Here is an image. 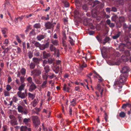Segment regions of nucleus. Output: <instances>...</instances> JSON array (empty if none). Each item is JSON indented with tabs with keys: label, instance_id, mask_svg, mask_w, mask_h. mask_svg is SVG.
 <instances>
[{
	"label": "nucleus",
	"instance_id": "nucleus-1",
	"mask_svg": "<svg viewBox=\"0 0 131 131\" xmlns=\"http://www.w3.org/2000/svg\"><path fill=\"white\" fill-rule=\"evenodd\" d=\"M124 75V74H121L119 77V80L116 81L114 82L113 86L115 89H116L117 87L118 89H121L122 87L123 84L125 82L127 79L126 77Z\"/></svg>",
	"mask_w": 131,
	"mask_h": 131
},
{
	"label": "nucleus",
	"instance_id": "nucleus-2",
	"mask_svg": "<svg viewBox=\"0 0 131 131\" xmlns=\"http://www.w3.org/2000/svg\"><path fill=\"white\" fill-rule=\"evenodd\" d=\"M50 42L47 41L45 43L41 44L39 42L36 41L34 43V45L37 47H39L41 50H44L46 49H48L49 46Z\"/></svg>",
	"mask_w": 131,
	"mask_h": 131
},
{
	"label": "nucleus",
	"instance_id": "nucleus-3",
	"mask_svg": "<svg viewBox=\"0 0 131 131\" xmlns=\"http://www.w3.org/2000/svg\"><path fill=\"white\" fill-rule=\"evenodd\" d=\"M18 112L21 113L22 114L23 113L24 114L26 115L28 113V110L27 108L23 107L21 105H19L17 108Z\"/></svg>",
	"mask_w": 131,
	"mask_h": 131
},
{
	"label": "nucleus",
	"instance_id": "nucleus-4",
	"mask_svg": "<svg viewBox=\"0 0 131 131\" xmlns=\"http://www.w3.org/2000/svg\"><path fill=\"white\" fill-rule=\"evenodd\" d=\"M33 123L35 127H37L40 124L39 119L37 116H33L31 117Z\"/></svg>",
	"mask_w": 131,
	"mask_h": 131
},
{
	"label": "nucleus",
	"instance_id": "nucleus-5",
	"mask_svg": "<svg viewBox=\"0 0 131 131\" xmlns=\"http://www.w3.org/2000/svg\"><path fill=\"white\" fill-rule=\"evenodd\" d=\"M41 70L39 69H36L31 71V75H32L34 77L39 76L41 73Z\"/></svg>",
	"mask_w": 131,
	"mask_h": 131
},
{
	"label": "nucleus",
	"instance_id": "nucleus-6",
	"mask_svg": "<svg viewBox=\"0 0 131 131\" xmlns=\"http://www.w3.org/2000/svg\"><path fill=\"white\" fill-rule=\"evenodd\" d=\"M56 24V23L55 22H53V23H51L50 21L46 22L45 25L46 28L45 30L53 29L54 25Z\"/></svg>",
	"mask_w": 131,
	"mask_h": 131
},
{
	"label": "nucleus",
	"instance_id": "nucleus-7",
	"mask_svg": "<svg viewBox=\"0 0 131 131\" xmlns=\"http://www.w3.org/2000/svg\"><path fill=\"white\" fill-rule=\"evenodd\" d=\"M31 120L30 118H25L23 121V123L26 126L28 127H30L31 126Z\"/></svg>",
	"mask_w": 131,
	"mask_h": 131
},
{
	"label": "nucleus",
	"instance_id": "nucleus-8",
	"mask_svg": "<svg viewBox=\"0 0 131 131\" xmlns=\"http://www.w3.org/2000/svg\"><path fill=\"white\" fill-rule=\"evenodd\" d=\"M130 70V68L129 67L125 66L122 68L121 72L123 74H126V75H127V74L129 71Z\"/></svg>",
	"mask_w": 131,
	"mask_h": 131
},
{
	"label": "nucleus",
	"instance_id": "nucleus-9",
	"mask_svg": "<svg viewBox=\"0 0 131 131\" xmlns=\"http://www.w3.org/2000/svg\"><path fill=\"white\" fill-rule=\"evenodd\" d=\"M17 94L19 97L22 99H25L27 97L26 94L24 92H22L21 91L17 92Z\"/></svg>",
	"mask_w": 131,
	"mask_h": 131
},
{
	"label": "nucleus",
	"instance_id": "nucleus-10",
	"mask_svg": "<svg viewBox=\"0 0 131 131\" xmlns=\"http://www.w3.org/2000/svg\"><path fill=\"white\" fill-rule=\"evenodd\" d=\"M30 84L28 89L29 91L32 92L37 88L36 84L34 82Z\"/></svg>",
	"mask_w": 131,
	"mask_h": 131
},
{
	"label": "nucleus",
	"instance_id": "nucleus-11",
	"mask_svg": "<svg viewBox=\"0 0 131 131\" xmlns=\"http://www.w3.org/2000/svg\"><path fill=\"white\" fill-rule=\"evenodd\" d=\"M35 29H32L31 30L29 34V36L30 38L33 37V39L34 38V37H35L37 33H36L35 31Z\"/></svg>",
	"mask_w": 131,
	"mask_h": 131
},
{
	"label": "nucleus",
	"instance_id": "nucleus-12",
	"mask_svg": "<svg viewBox=\"0 0 131 131\" xmlns=\"http://www.w3.org/2000/svg\"><path fill=\"white\" fill-rule=\"evenodd\" d=\"M100 3V2L97 0H95L94 2H93L92 0H90L88 2V4L90 5H91L92 4V3H93V6L94 7L97 5L99 4Z\"/></svg>",
	"mask_w": 131,
	"mask_h": 131
},
{
	"label": "nucleus",
	"instance_id": "nucleus-13",
	"mask_svg": "<svg viewBox=\"0 0 131 131\" xmlns=\"http://www.w3.org/2000/svg\"><path fill=\"white\" fill-rule=\"evenodd\" d=\"M106 49L105 47H104L102 50L101 51L102 56L103 58H105L107 57V52H106Z\"/></svg>",
	"mask_w": 131,
	"mask_h": 131
},
{
	"label": "nucleus",
	"instance_id": "nucleus-14",
	"mask_svg": "<svg viewBox=\"0 0 131 131\" xmlns=\"http://www.w3.org/2000/svg\"><path fill=\"white\" fill-rule=\"evenodd\" d=\"M43 58L44 59H47L51 56V54L50 53H48L46 51H43L42 52Z\"/></svg>",
	"mask_w": 131,
	"mask_h": 131
},
{
	"label": "nucleus",
	"instance_id": "nucleus-15",
	"mask_svg": "<svg viewBox=\"0 0 131 131\" xmlns=\"http://www.w3.org/2000/svg\"><path fill=\"white\" fill-rule=\"evenodd\" d=\"M45 37V35L42 34H39L37 35L36 37V39L38 41H41V40L43 39Z\"/></svg>",
	"mask_w": 131,
	"mask_h": 131
},
{
	"label": "nucleus",
	"instance_id": "nucleus-16",
	"mask_svg": "<svg viewBox=\"0 0 131 131\" xmlns=\"http://www.w3.org/2000/svg\"><path fill=\"white\" fill-rule=\"evenodd\" d=\"M107 24L109 25V27L111 28H113L115 26V24L113 23H111V21L109 19H108L106 20Z\"/></svg>",
	"mask_w": 131,
	"mask_h": 131
},
{
	"label": "nucleus",
	"instance_id": "nucleus-17",
	"mask_svg": "<svg viewBox=\"0 0 131 131\" xmlns=\"http://www.w3.org/2000/svg\"><path fill=\"white\" fill-rule=\"evenodd\" d=\"M66 40L67 39H65V38H64V39H62V46L64 47V49L65 50L67 49V45L66 42Z\"/></svg>",
	"mask_w": 131,
	"mask_h": 131
},
{
	"label": "nucleus",
	"instance_id": "nucleus-18",
	"mask_svg": "<svg viewBox=\"0 0 131 131\" xmlns=\"http://www.w3.org/2000/svg\"><path fill=\"white\" fill-rule=\"evenodd\" d=\"M48 64L50 65L52 64H53V65L54 64V59L52 58H47Z\"/></svg>",
	"mask_w": 131,
	"mask_h": 131
},
{
	"label": "nucleus",
	"instance_id": "nucleus-19",
	"mask_svg": "<svg viewBox=\"0 0 131 131\" xmlns=\"http://www.w3.org/2000/svg\"><path fill=\"white\" fill-rule=\"evenodd\" d=\"M63 90L66 91L68 92H69L70 88L69 87H67V85L66 84L64 83L63 87Z\"/></svg>",
	"mask_w": 131,
	"mask_h": 131
},
{
	"label": "nucleus",
	"instance_id": "nucleus-20",
	"mask_svg": "<svg viewBox=\"0 0 131 131\" xmlns=\"http://www.w3.org/2000/svg\"><path fill=\"white\" fill-rule=\"evenodd\" d=\"M92 16L93 18L97 17L98 16V12L94 10H92L91 12Z\"/></svg>",
	"mask_w": 131,
	"mask_h": 131
},
{
	"label": "nucleus",
	"instance_id": "nucleus-21",
	"mask_svg": "<svg viewBox=\"0 0 131 131\" xmlns=\"http://www.w3.org/2000/svg\"><path fill=\"white\" fill-rule=\"evenodd\" d=\"M21 85L19 86L18 90H19V91H22L24 90L25 87L26 86L25 84H20Z\"/></svg>",
	"mask_w": 131,
	"mask_h": 131
},
{
	"label": "nucleus",
	"instance_id": "nucleus-22",
	"mask_svg": "<svg viewBox=\"0 0 131 131\" xmlns=\"http://www.w3.org/2000/svg\"><path fill=\"white\" fill-rule=\"evenodd\" d=\"M121 34V32L119 31L117 32V34L114 35L112 36V38L114 39H117L120 36Z\"/></svg>",
	"mask_w": 131,
	"mask_h": 131
},
{
	"label": "nucleus",
	"instance_id": "nucleus-23",
	"mask_svg": "<svg viewBox=\"0 0 131 131\" xmlns=\"http://www.w3.org/2000/svg\"><path fill=\"white\" fill-rule=\"evenodd\" d=\"M32 61H33V62L35 64H39L40 62V59L39 58H32Z\"/></svg>",
	"mask_w": 131,
	"mask_h": 131
},
{
	"label": "nucleus",
	"instance_id": "nucleus-24",
	"mask_svg": "<svg viewBox=\"0 0 131 131\" xmlns=\"http://www.w3.org/2000/svg\"><path fill=\"white\" fill-rule=\"evenodd\" d=\"M51 42L52 43V44H53L54 46H57L58 45V40L52 39L51 41Z\"/></svg>",
	"mask_w": 131,
	"mask_h": 131
},
{
	"label": "nucleus",
	"instance_id": "nucleus-25",
	"mask_svg": "<svg viewBox=\"0 0 131 131\" xmlns=\"http://www.w3.org/2000/svg\"><path fill=\"white\" fill-rule=\"evenodd\" d=\"M49 47V49L51 52H53L56 50V49L54 46L52 44H50Z\"/></svg>",
	"mask_w": 131,
	"mask_h": 131
},
{
	"label": "nucleus",
	"instance_id": "nucleus-26",
	"mask_svg": "<svg viewBox=\"0 0 131 131\" xmlns=\"http://www.w3.org/2000/svg\"><path fill=\"white\" fill-rule=\"evenodd\" d=\"M28 126H22L20 128V131H27L28 130Z\"/></svg>",
	"mask_w": 131,
	"mask_h": 131
},
{
	"label": "nucleus",
	"instance_id": "nucleus-27",
	"mask_svg": "<svg viewBox=\"0 0 131 131\" xmlns=\"http://www.w3.org/2000/svg\"><path fill=\"white\" fill-rule=\"evenodd\" d=\"M44 69L45 70V72L48 73L50 70V67L48 65H47L44 67Z\"/></svg>",
	"mask_w": 131,
	"mask_h": 131
},
{
	"label": "nucleus",
	"instance_id": "nucleus-28",
	"mask_svg": "<svg viewBox=\"0 0 131 131\" xmlns=\"http://www.w3.org/2000/svg\"><path fill=\"white\" fill-rule=\"evenodd\" d=\"M33 26L34 28L36 29L40 28H41V25L39 23L35 24Z\"/></svg>",
	"mask_w": 131,
	"mask_h": 131
},
{
	"label": "nucleus",
	"instance_id": "nucleus-29",
	"mask_svg": "<svg viewBox=\"0 0 131 131\" xmlns=\"http://www.w3.org/2000/svg\"><path fill=\"white\" fill-rule=\"evenodd\" d=\"M36 66L35 64L33 62H31L29 65V68L30 69H34Z\"/></svg>",
	"mask_w": 131,
	"mask_h": 131
},
{
	"label": "nucleus",
	"instance_id": "nucleus-30",
	"mask_svg": "<svg viewBox=\"0 0 131 131\" xmlns=\"http://www.w3.org/2000/svg\"><path fill=\"white\" fill-rule=\"evenodd\" d=\"M110 40L111 39L109 37H106L103 40V44L105 45L107 41Z\"/></svg>",
	"mask_w": 131,
	"mask_h": 131
},
{
	"label": "nucleus",
	"instance_id": "nucleus-31",
	"mask_svg": "<svg viewBox=\"0 0 131 131\" xmlns=\"http://www.w3.org/2000/svg\"><path fill=\"white\" fill-rule=\"evenodd\" d=\"M47 83V80L44 81L41 85V87L42 89L45 88L47 86L46 84Z\"/></svg>",
	"mask_w": 131,
	"mask_h": 131
},
{
	"label": "nucleus",
	"instance_id": "nucleus-32",
	"mask_svg": "<svg viewBox=\"0 0 131 131\" xmlns=\"http://www.w3.org/2000/svg\"><path fill=\"white\" fill-rule=\"evenodd\" d=\"M118 18V17L117 15H115L112 16L111 19L112 21H114L115 23H116V20Z\"/></svg>",
	"mask_w": 131,
	"mask_h": 131
},
{
	"label": "nucleus",
	"instance_id": "nucleus-33",
	"mask_svg": "<svg viewBox=\"0 0 131 131\" xmlns=\"http://www.w3.org/2000/svg\"><path fill=\"white\" fill-rule=\"evenodd\" d=\"M51 92L49 91L47 92V96L48 97V98L47 99V101H49L52 98V97L51 96Z\"/></svg>",
	"mask_w": 131,
	"mask_h": 131
},
{
	"label": "nucleus",
	"instance_id": "nucleus-34",
	"mask_svg": "<svg viewBox=\"0 0 131 131\" xmlns=\"http://www.w3.org/2000/svg\"><path fill=\"white\" fill-rule=\"evenodd\" d=\"M27 80L28 83L30 84L34 83L31 77H29L27 78Z\"/></svg>",
	"mask_w": 131,
	"mask_h": 131
},
{
	"label": "nucleus",
	"instance_id": "nucleus-35",
	"mask_svg": "<svg viewBox=\"0 0 131 131\" xmlns=\"http://www.w3.org/2000/svg\"><path fill=\"white\" fill-rule=\"evenodd\" d=\"M26 70L25 69L23 68H22L20 72L21 74L23 75H25L26 73Z\"/></svg>",
	"mask_w": 131,
	"mask_h": 131
},
{
	"label": "nucleus",
	"instance_id": "nucleus-36",
	"mask_svg": "<svg viewBox=\"0 0 131 131\" xmlns=\"http://www.w3.org/2000/svg\"><path fill=\"white\" fill-rule=\"evenodd\" d=\"M82 8L83 10H84L85 12H86L88 9V7L86 4H84L83 5Z\"/></svg>",
	"mask_w": 131,
	"mask_h": 131
},
{
	"label": "nucleus",
	"instance_id": "nucleus-37",
	"mask_svg": "<svg viewBox=\"0 0 131 131\" xmlns=\"http://www.w3.org/2000/svg\"><path fill=\"white\" fill-rule=\"evenodd\" d=\"M20 80L21 82L20 84H25L24 82L25 81V78L24 76H21L20 77Z\"/></svg>",
	"mask_w": 131,
	"mask_h": 131
},
{
	"label": "nucleus",
	"instance_id": "nucleus-38",
	"mask_svg": "<svg viewBox=\"0 0 131 131\" xmlns=\"http://www.w3.org/2000/svg\"><path fill=\"white\" fill-rule=\"evenodd\" d=\"M34 55L35 56L38 57L39 56L40 53L38 51L35 50L34 52Z\"/></svg>",
	"mask_w": 131,
	"mask_h": 131
},
{
	"label": "nucleus",
	"instance_id": "nucleus-39",
	"mask_svg": "<svg viewBox=\"0 0 131 131\" xmlns=\"http://www.w3.org/2000/svg\"><path fill=\"white\" fill-rule=\"evenodd\" d=\"M87 66L86 64L84 62L83 64H82L81 66L80 67V69L81 70H82L83 68L86 67Z\"/></svg>",
	"mask_w": 131,
	"mask_h": 131
},
{
	"label": "nucleus",
	"instance_id": "nucleus-40",
	"mask_svg": "<svg viewBox=\"0 0 131 131\" xmlns=\"http://www.w3.org/2000/svg\"><path fill=\"white\" fill-rule=\"evenodd\" d=\"M28 95L29 97L31 98L32 100L34 99L35 96V95H34V94L31 93L29 92L28 93Z\"/></svg>",
	"mask_w": 131,
	"mask_h": 131
},
{
	"label": "nucleus",
	"instance_id": "nucleus-41",
	"mask_svg": "<svg viewBox=\"0 0 131 131\" xmlns=\"http://www.w3.org/2000/svg\"><path fill=\"white\" fill-rule=\"evenodd\" d=\"M28 54L29 58L30 59H31L32 57L33 56V53L31 51H28Z\"/></svg>",
	"mask_w": 131,
	"mask_h": 131
},
{
	"label": "nucleus",
	"instance_id": "nucleus-42",
	"mask_svg": "<svg viewBox=\"0 0 131 131\" xmlns=\"http://www.w3.org/2000/svg\"><path fill=\"white\" fill-rule=\"evenodd\" d=\"M8 30L6 28H2V31L3 34H5L6 33Z\"/></svg>",
	"mask_w": 131,
	"mask_h": 131
},
{
	"label": "nucleus",
	"instance_id": "nucleus-43",
	"mask_svg": "<svg viewBox=\"0 0 131 131\" xmlns=\"http://www.w3.org/2000/svg\"><path fill=\"white\" fill-rule=\"evenodd\" d=\"M126 115V114L124 112H120L119 114V116L121 117H124Z\"/></svg>",
	"mask_w": 131,
	"mask_h": 131
},
{
	"label": "nucleus",
	"instance_id": "nucleus-44",
	"mask_svg": "<svg viewBox=\"0 0 131 131\" xmlns=\"http://www.w3.org/2000/svg\"><path fill=\"white\" fill-rule=\"evenodd\" d=\"M88 21L87 19H85L83 20V24L85 26H87L88 25Z\"/></svg>",
	"mask_w": 131,
	"mask_h": 131
},
{
	"label": "nucleus",
	"instance_id": "nucleus-45",
	"mask_svg": "<svg viewBox=\"0 0 131 131\" xmlns=\"http://www.w3.org/2000/svg\"><path fill=\"white\" fill-rule=\"evenodd\" d=\"M30 27L31 25H28L27 26L26 29L25 30V32L26 33H27L29 30L31 29V28H30Z\"/></svg>",
	"mask_w": 131,
	"mask_h": 131
},
{
	"label": "nucleus",
	"instance_id": "nucleus-46",
	"mask_svg": "<svg viewBox=\"0 0 131 131\" xmlns=\"http://www.w3.org/2000/svg\"><path fill=\"white\" fill-rule=\"evenodd\" d=\"M8 129L7 126L6 125H4L2 127V131H7Z\"/></svg>",
	"mask_w": 131,
	"mask_h": 131
},
{
	"label": "nucleus",
	"instance_id": "nucleus-47",
	"mask_svg": "<svg viewBox=\"0 0 131 131\" xmlns=\"http://www.w3.org/2000/svg\"><path fill=\"white\" fill-rule=\"evenodd\" d=\"M117 8L114 6H113L112 7L111 11L115 12L117 11Z\"/></svg>",
	"mask_w": 131,
	"mask_h": 131
},
{
	"label": "nucleus",
	"instance_id": "nucleus-48",
	"mask_svg": "<svg viewBox=\"0 0 131 131\" xmlns=\"http://www.w3.org/2000/svg\"><path fill=\"white\" fill-rule=\"evenodd\" d=\"M13 101L15 103H16V102L18 101V98L17 97L15 96H14L12 98Z\"/></svg>",
	"mask_w": 131,
	"mask_h": 131
},
{
	"label": "nucleus",
	"instance_id": "nucleus-49",
	"mask_svg": "<svg viewBox=\"0 0 131 131\" xmlns=\"http://www.w3.org/2000/svg\"><path fill=\"white\" fill-rule=\"evenodd\" d=\"M6 89L7 91H10L12 89V88L9 84H7L6 85Z\"/></svg>",
	"mask_w": 131,
	"mask_h": 131
},
{
	"label": "nucleus",
	"instance_id": "nucleus-50",
	"mask_svg": "<svg viewBox=\"0 0 131 131\" xmlns=\"http://www.w3.org/2000/svg\"><path fill=\"white\" fill-rule=\"evenodd\" d=\"M48 64L47 59H45L42 61V66L43 67L45 66L46 64Z\"/></svg>",
	"mask_w": 131,
	"mask_h": 131
},
{
	"label": "nucleus",
	"instance_id": "nucleus-51",
	"mask_svg": "<svg viewBox=\"0 0 131 131\" xmlns=\"http://www.w3.org/2000/svg\"><path fill=\"white\" fill-rule=\"evenodd\" d=\"M5 96H10V94L8 91H5L4 92Z\"/></svg>",
	"mask_w": 131,
	"mask_h": 131
},
{
	"label": "nucleus",
	"instance_id": "nucleus-52",
	"mask_svg": "<svg viewBox=\"0 0 131 131\" xmlns=\"http://www.w3.org/2000/svg\"><path fill=\"white\" fill-rule=\"evenodd\" d=\"M49 78L50 79H53L54 77H56V76L54 74V73H52V75H49Z\"/></svg>",
	"mask_w": 131,
	"mask_h": 131
},
{
	"label": "nucleus",
	"instance_id": "nucleus-53",
	"mask_svg": "<svg viewBox=\"0 0 131 131\" xmlns=\"http://www.w3.org/2000/svg\"><path fill=\"white\" fill-rule=\"evenodd\" d=\"M106 11L109 13H110L111 11V8H110L107 7L105 9Z\"/></svg>",
	"mask_w": 131,
	"mask_h": 131
},
{
	"label": "nucleus",
	"instance_id": "nucleus-54",
	"mask_svg": "<svg viewBox=\"0 0 131 131\" xmlns=\"http://www.w3.org/2000/svg\"><path fill=\"white\" fill-rule=\"evenodd\" d=\"M12 80L11 77L10 76L8 75L7 83H9L10 82L12 81Z\"/></svg>",
	"mask_w": 131,
	"mask_h": 131
},
{
	"label": "nucleus",
	"instance_id": "nucleus-55",
	"mask_svg": "<svg viewBox=\"0 0 131 131\" xmlns=\"http://www.w3.org/2000/svg\"><path fill=\"white\" fill-rule=\"evenodd\" d=\"M23 50H25L26 49V43L25 42L23 43Z\"/></svg>",
	"mask_w": 131,
	"mask_h": 131
},
{
	"label": "nucleus",
	"instance_id": "nucleus-56",
	"mask_svg": "<svg viewBox=\"0 0 131 131\" xmlns=\"http://www.w3.org/2000/svg\"><path fill=\"white\" fill-rule=\"evenodd\" d=\"M42 78L43 80H45V81L47 80L49 76H44L42 75Z\"/></svg>",
	"mask_w": 131,
	"mask_h": 131
},
{
	"label": "nucleus",
	"instance_id": "nucleus-57",
	"mask_svg": "<svg viewBox=\"0 0 131 131\" xmlns=\"http://www.w3.org/2000/svg\"><path fill=\"white\" fill-rule=\"evenodd\" d=\"M16 37L18 42L19 43H20L21 42V40L20 39V38L17 35L16 36Z\"/></svg>",
	"mask_w": 131,
	"mask_h": 131
},
{
	"label": "nucleus",
	"instance_id": "nucleus-58",
	"mask_svg": "<svg viewBox=\"0 0 131 131\" xmlns=\"http://www.w3.org/2000/svg\"><path fill=\"white\" fill-rule=\"evenodd\" d=\"M96 88L98 90L100 91L101 89V87L100 85L99 84H98Z\"/></svg>",
	"mask_w": 131,
	"mask_h": 131
},
{
	"label": "nucleus",
	"instance_id": "nucleus-59",
	"mask_svg": "<svg viewBox=\"0 0 131 131\" xmlns=\"http://www.w3.org/2000/svg\"><path fill=\"white\" fill-rule=\"evenodd\" d=\"M65 6L66 7H68L69 6V4L68 2H65L64 3Z\"/></svg>",
	"mask_w": 131,
	"mask_h": 131
},
{
	"label": "nucleus",
	"instance_id": "nucleus-60",
	"mask_svg": "<svg viewBox=\"0 0 131 131\" xmlns=\"http://www.w3.org/2000/svg\"><path fill=\"white\" fill-rule=\"evenodd\" d=\"M18 121L20 123H21L22 121V117L19 116L18 117Z\"/></svg>",
	"mask_w": 131,
	"mask_h": 131
},
{
	"label": "nucleus",
	"instance_id": "nucleus-61",
	"mask_svg": "<svg viewBox=\"0 0 131 131\" xmlns=\"http://www.w3.org/2000/svg\"><path fill=\"white\" fill-rule=\"evenodd\" d=\"M56 64L57 65L61 64V60H58L56 61Z\"/></svg>",
	"mask_w": 131,
	"mask_h": 131
},
{
	"label": "nucleus",
	"instance_id": "nucleus-62",
	"mask_svg": "<svg viewBox=\"0 0 131 131\" xmlns=\"http://www.w3.org/2000/svg\"><path fill=\"white\" fill-rule=\"evenodd\" d=\"M57 57H59L60 56V53L59 52V49H57L56 54Z\"/></svg>",
	"mask_w": 131,
	"mask_h": 131
},
{
	"label": "nucleus",
	"instance_id": "nucleus-63",
	"mask_svg": "<svg viewBox=\"0 0 131 131\" xmlns=\"http://www.w3.org/2000/svg\"><path fill=\"white\" fill-rule=\"evenodd\" d=\"M15 82L17 84L19 85L20 84V82L18 79H17L15 80Z\"/></svg>",
	"mask_w": 131,
	"mask_h": 131
},
{
	"label": "nucleus",
	"instance_id": "nucleus-64",
	"mask_svg": "<svg viewBox=\"0 0 131 131\" xmlns=\"http://www.w3.org/2000/svg\"><path fill=\"white\" fill-rule=\"evenodd\" d=\"M125 104L126 105V107H128L129 108L131 107V103H128L127 102Z\"/></svg>",
	"mask_w": 131,
	"mask_h": 131
}]
</instances>
